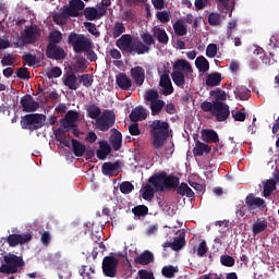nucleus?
Returning a JSON list of instances; mask_svg holds the SVG:
<instances>
[{"instance_id": "1", "label": "nucleus", "mask_w": 279, "mask_h": 279, "mask_svg": "<svg viewBox=\"0 0 279 279\" xmlns=\"http://www.w3.org/2000/svg\"><path fill=\"white\" fill-rule=\"evenodd\" d=\"M148 182L149 184L143 187L142 197L146 202H151L156 193H165L166 190L177 189L180 184V178L173 174L167 175V172L163 171L153 174Z\"/></svg>"}, {"instance_id": "2", "label": "nucleus", "mask_w": 279, "mask_h": 279, "mask_svg": "<svg viewBox=\"0 0 279 279\" xmlns=\"http://www.w3.org/2000/svg\"><path fill=\"white\" fill-rule=\"evenodd\" d=\"M149 135L151 137V145L155 149H162L167 138H169V122L162 120H154L149 124Z\"/></svg>"}, {"instance_id": "3", "label": "nucleus", "mask_w": 279, "mask_h": 279, "mask_svg": "<svg viewBox=\"0 0 279 279\" xmlns=\"http://www.w3.org/2000/svg\"><path fill=\"white\" fill-rule=\"evenodd\" d=\"M116 47L122 51V53H137V56H144L149 53L150 49L141 40H132V35L124 34L117 41Z\"/></svg>"}, {"instance_id": "4", "label": "nucleus", "mask_w": 279, "mask_h": 279, "mask_svg": "<svg viewBox=\"0 0 279 279\" xmlns=\"http://www.w3.org/2000/svg\"><path fill=\"white\" fill-rule=\"evenodd\" d=\"M68 44L73 48L74 53H84L93 49V41L84 34L75 32L70 33L68 36Z\"/></svg>"}, {"instance_id": "5", "label": "nucleus", "mask_w": 279, "mask_h": 279, "mask_svg": "<svg viewBox=\"0 0 279 279\" xmlns=\"http://www.w3.org/2000/svg\"><path fill=\"white\" fill-rule=\"evenodd\" d=\"M45 121H47V116L43 113H29L21 118L20 125L22 130L34 132L44 128Z\"/></svg>"}, {"instance_id": "6", "label": "nucleus", "mask_w": 279, "mask_h": 279, "mask_svg": "<svg viewBox=\"0 0 279 279\" xmlns=\"http://www.w3.org/2000/svg\"><path fill=\"white\" fill-rule=\"evenodd\" d=\"M5 264L0 266V274H17L19 267H25L23 257L9 253L3 256Z\"/></svg>"}, {"instance_id": "7", "label": "nucleus", "mask_w": 279, "mask_h": 279, "mask_svg": "<svg viewBox=\"0 0 279 279\" xmlns=\"http://www.w3.org/2000/svg\"><path fill=\"white\" fill-rule=\"evenodd\" d=\"M160 94L156 89H148L144 95L145 101L150 102L149 108L153 117H156L162 112V108H165V100L159 99Z\"/></svg>"}, {"instance_id": "8", "label": "nucleus", "mask_w": 279, "mask_h": 279, "mask_svg": "<svg viewBox=\"0 0 279 279\" xmlns=\"http://www.w3.org/2000/svg\"><path fill=\"white\" fill-rule=\"evenodd\" d=\"M114 121H117L114 112L111 110H105L101 117L97 118L96 125L100 132H108V130L114 125Z\"/></svg>"}, {"instance_id": "9", "label": "nucleus", "mask_w": 279, "mask_h": 279, "mask_svg": "<svg viewBox=\"0 0 279 279\" xmlns=\"http://www.w3.org/2000/svg\"><path fill=\"white\" fill-rule=\"evenodd\" d=\"M117 267H119V259L114 256L104 257L102 272L107 278H117Z\"/></svg>"}, {"instance_id": "10", "label": "nucleus", "mask_w": 279, "mask_h": 279, "mask_svg": "<svg viewBox=\"0 0 279 279\" xmlns=\"http://www.w3.org/2000/svg\"><path fill=\"white\" fill-rule=\"evenodd\" d=\"M216 118V121L223 123L230 117V107L219 100H215L214 111L211 113Z\"/></svg>"}, {"instance_id": "11", "label": "nucleus", "mask_w": 279, "mask_h": 279, "mask_svg": "<svg viewBox=\"0 0 279 279\" xmlns=\"http://www.w3.org/2000/svg\"><path fill=\"white\" fill-rule=\"evenodd\" d=\"M77 121H80V112L75 110H69L65 116L59 120V123L61 128L66 130V132H71V128H75Z\"/></svg>"}, {"instance_id": "12", "label": "nucleus", "mask_w": 279, "mask_h": 279, "mask_svg": "<svg viewBox=\"0 0 279 279\" xmlns=\"http://www.w3.org/2000/svg\"><path fill=\"white\" fill-rule=\"evenodd\" d=\"M62 82L69 88V90H77V88H80V82L75 71H73V68L66 70V72L63 74Z\"/></svg>"}, {"instance_id": "13", "label": "nucleus", "mask_w": 279, "mask_h": 279, "mask_svg": "<svg viewBox=\"0 0 279 279\" xmlns=\"http://www.w3.org/2000/svg\"><path fill=\"white\" fill-rule=\"evenodd\" d=\"M245 204L248 210H265L267 208V203L262 197H256L253 193L247 194L245 197Z\"/></svg>"}, {"instance_id": "14", "label": "nucleus", "mask_w": 279, "mask_h": 279, "mask_svg": "<svg viewBox=\"0 0 279 279\" xmlns=\"http://www.w3.org/2000/svg\"><path fill=\"white\" fill-rule=\"evenodd\" d=\"M29 241H32V233L10 234L7 238V243H9L10 247H16V245H25V243H29Z\"/></svg>"}, {"instance_id": "15", "label": "nucleus", "mask_w": 279, "mask_h": 279, "mask_svg": "<svg viewBox=\"0 0 279 279\" xmlns=\"http://www.w3.org/2000/svg\"><path fill=\"white\" fill-rule=\"evenodd\" d=\"M46 56L50 60H64L66 58V52L64 51V48L52 45L46 47Z\"/></svg>"}, {"instance_id": "16", "label": "nucleus", "mask_w": 279, "mask_h": 279, "mask_svg": "<svg viewBox=\"0 0 279 279\" xmlns=\"http://www.w3.org/2000/svg\"><path fill=\"white\" fill-rule=\"evenodd\" d=\"M20 104L23 108V112H36L40 108V104L34 100L32 95H25L21 98Z\"/></svg>"}, {"instance_id": "17", "label": "nucleus", "mask_w": 279, "mask_h": 279, "mask_svg": "<svg viewBox=\"0 0 279 279\" xmlns=\"http://www.w3.org/2000/svg\"><path fill=\"white\" fill-rule=\"evenodd\" d=\"M154 260H156V257L154 256V253H151V251L149 250L142 252L138 256L134 258L135 265H142L144 267L147 265H151Z\"/></svg>"}, {"instance_id": "18", "label": "nucleus", "mask_w": 279, "mask_h": 279, "mask_svg": "<svg viewBox=\"0 0 279 279\" xmlns=\"http://www.w3.org/2000/svg\"><path fill=\"white\" fill-rule=\"evenodd\" d=\"M121 160H117L116 162H105L101 167L102 175H117L121 169Z\"/></svg>"}, {"instance_id": "19", "label": "nucleus", "mask_w": 279, "mask_h": 279, "mask_svg": "<svg viewBox=\"0 0 279 279\" xmlns=\"http://www.w3.org/2000/svg\"><path fill=\"white\" fill-rule=\"evenodd\" d=\"M132 123H138V121H145L147 119V110L143 106L135 107L129 116Z\"/></svg>"}, {"instance_id": "20", "label": "nucleus", "mask_w": 279, "mask_h": 279, "mask_svg": "<svg viewBox=\"0 0 279 279\" xmlns=\"http://www.w3.org/2000/svg\"><path fill=\"white\" fill-rule=\"evenodd\" d=\"M159 86L163 88L162 95H165V97L173 95V84L171 83L169 74H162L160 76Z\"/></svg>"}, {"instance_id": "21", "label": "nucleus", "mask_w": 279, "mask_h": 279, "mask_svg": "<svg viewBox=\"0 0 279 279\" xmlns=\"http://www.w3.org/2000/svg\"><path fill=\"white\" fill-rule=\"evenodd\" d=\"M85 4L82 0H71L70 7H65L66 14H70V16H80V11L84 10Z\"/></svg>"}, {"instance_id": "22", "label": "nucleus", "mask_w": 279, "mask_h": 279, "mask_svg": "<svg viewBox=\"0 0 279 279\" xmlns=\"http://www.w3.org/2000/svg\"><path fill=\"white\" fill-rule=\"evenodd\" d=\"M116 83L121 90H130L132 88V78L128 74L120 72L116 76Z\"/></svg>"}, {"instance_id": "23", "label": "nucleus", "mask_w": 279, "mask_h": 279, "mask_svg": "<svg viewBox=\"0 0 279 279\" xmlns=\"http://www.w3.org/2000/svg\"><path fill=\"white\" fill-rule=\"evenodd\" d=\"M131 76L134 78L136 86H143V84L145 83V69L140 65L132 68Z\"/></svg>"}, {"instance_id": "24", "label": "nucleus", "mask_w": 279, "mask_h": 279, "mask_svg": "<svg viewBox=\"0 0 279 279\" xmlns=\"http://www.w3.org/2000/svg\"><path fill=\"white\" fill-rule=\"evenodd\" d=\"M37 34H38V28L31 26V27H26L24 29V36H23V40L25 43V45H34V43H36L37 40Z\"/></svg>"}, {"instance_id": "25", "label": "nucleus", "mask_w": 279, "mask_h": 279, "mask_svg": "<svg viewBox=\"0 0 279 279\" xmlns=\"http://www.w3.org/2000/svg\"><path fill=\"white\" fill-rule=\"evenodd\" d=\"M98 145L99 149L96 151L97 158H99V160H106V158L110 156L112 147H110V144H108L107 141H100Z\"/></svg>"}, {"instance_id": "26", "label": "nucleus", "mask_w": 279, "mask_h": 279, "mask_svg": "<svg viewBox=\"0 0 279 279\" xmlns=\"http://www.w3.org/2000/svg\"><path fill=\"white\" fill-rule=\"evenodd\" d=\"M173 71H179L181 73H193V68L191 66V63L184 59L177 60L172 65Z\"/></svg>"}, {"instance_id": "27", "label": "nucleus", "mask_w": 279, "mask_h": 279, "mask_svg": "<svg viewBox=\"0 0 279 279\" xmlns=\"http://www.w3.org/2000/svg\"><path fill=\"white\" fill-rule=\"evenodd\" d=\"M234 95L235 99H240V101H247V99L252 97V92L247 87L239 85L235 87Z\"/></svg>"}, {"instance_id": "28", "label": "nucleus", "mask_w": 279, "mask_h": 279, "mask_svg": "<svg viewBox=\"0 0 279 279\" xmlns=\"http://www.w3.org/2000/svg\"><path fill=\"white\" fill-rule=\"evenodd\" d=\"M72 144V151L76 158H82L84 154H86V145H84L82 142L78 140L73 138L71 141Z\"/></svg>"}, {"instance_id": "29", "label": "nucleus", "mask_w": 279, "mask_h": 279, "mask_svg": "<svg viewBox=\"0 0 279 279\" xmlns=\"http://www.w3.org/2000/svg\"><path fill=\"white\" fill-rule=\"evenodd\" d=\"M186 245V233L181 232L173 239L172 250L173 252H180Z\"/></svg>"}, {"instance_id": "30", "label": "nucleus", "mask_w": 279, "mask_h": 279, "mask_svg": "<svg viewBox=\"0 0 279 279\" xmlns=\"http://www.w3.org/2000/svg\"><path fill=\"white\" fill-rule=\"evenodd\" d=\"M211 150L213 148L208 144L196 141L193 154L194 156H203L204 154H209Z\"/></svg>"}, {"instance_id": "31", "label": "nucleus", "mask_w": 279, "mask_h": 279, "mask_svg": "<svg viewBox=\"0 0 279 279\" xmlns=\"http://www.w3.org/2000/svg\"><path fill=\"white\" fill-rule=\"evenodd\" d=\"M222 80L223 78L221 77V73L214 72V73L207 75L205 84H206V86L215 87V86H219V84H221Z\"/></svg>"}, {"instance_id": "32", "label": "nucleus", "mask_w": 279, "mask_h": 279, "mask_svg": "<svg viewBox=\"0 0 279 279\" xmlns=\"http://www.w3.org/2000/svg\"><path fill=\"white\" fill-rule=\"evenodd\" d=\"M202 138L204 143H219V134H217L214 130H203Z\"/></svg>"}, {"instance_id": "33", "label": "nucleus", "mask_w": 279, "mask_h": 279, "mask_svg": "<svg viewBox=\"0 0 279 279\" xmlns=\"http://www.w3.org/2000/svg\"><path fill=\"white\" fill-rule=\"evenodd\" d=\"M172 189H177L178 195H181L182 197H184V195H186L190 198L195 197V192H193V189H191L189 184L184 182L181 184H178L177 187H172Z\"/></svg>"}, {"instance_id": "34", "label": "nucleus", "mask_w": 279, "mask_h": 279, "mask_svg": "<svg viewBox=\"0 0 279 279\" xmlns=\"http://www.w3.org/2000/svg\"><path fill=\"white\" fill-rule=\"evenodd\" d=\"M195 66L198 69L199 73H206L210 69V63L206 57L199 56L195 60Z\"/></svg>"}, {"instance_id": "35", "label": "nucleus", "mask_w": 279, "mask_h": 279, "mask_svg": "<svg viewBox=\"0 0 279 279\" xmlns=\"http://www.w3.org/2000/svg\"><path fill=\"white\" fill-rule=\"evenodd\" d=\"M110 143L113 147V150L119 151V149H121L123 145V135L121 134V132L116 131L113 135H111Z\"/></svg>"}, {"instance_id": "36", "label": "nucleus", "mask_w": 279, "mask_h": 279, "mask_svg": "<svg viewBox=\"0 0 279 279\" xmlns=\"http://www.w3.org/2000/svg\"><path fill=\"white\" fill-rule=\"evenodd\" d=\"M62 32L53 29L48 35V46L60 45L62 43Z\"/></svg>"}, {"instance_id": "37", "label": "nucleus", "mask_w": 279, "mask_h": 279, "mask_svg": "<svg viewBox=\"0 0 279 279\" xmlns=\"http://www.w3.org/2000/svg\"><path fill=\"white\" fill-rule=\"evenodd\" d=\"M172 82L178 86L179 88H183L184 84H186V78L184 76V72L180 71H173L171 73Z\"/></svg>"}, {"instance_id": "38", "label": "nucleus", "mask_w": 279, "mask_h": 279, "mask_svg": "<svg viewBox=\"0 0 279 279\" xmlns=\"http://www.w3.org/2000/svg\"><path fill=\"white\" fill-rule=\"evenodd\" d=\"M69 16H71V14L66 13V8H64L61 13L53 14L52 19L56 25H66V21H69Z\"/></svg>"}, {"instance_id": "39", "label": "nucleus", "mask_w": 279, "mask_h": 279, "mask_svg": "<svg viewBox=\"0 0 279 279\" xmlns=\"http://www.w3.org/2000/svg\"><path fill=\"white\" fill-rule=\"evenodd\" d=\"M85 110H86L87 117H89V119H96L97 120L98 117L101 116V109L95 104L87 105Z\"/></svg>"}, {"instance_id": "40", "label": "nucleus", "mask_w": 279, "mask_h": 279, "mask_svg": "<svg viewBox=\"0 0 279 279\" xmlns=\"http://www.w3.org/2000/svg\"><path fill=\"white\" fill-rule=\"evenodd\" d=\"M195 252L199 258H203V256L208 254V244L206 243V240H199L197 248H195V246L193 247V254H195Z\"/></svg>"}, {"instance_id": "41", "label": "nucleus", "mask_w": 279, "mask_h": 279, "mask_svg": "<svg viewBox=\"0 0 279 279\" xmlns=\"http://www.w3.org/2000/svg\"><path fill=\"white\" fill-rule=\"evenodd\" d=\"M122 34H125V24L123 22H116L111 29L112 38H119Z\"/></svg>"}, {"instance_id": "42", "label": "nucleus", "mask_w": 279, "mask_h": 279, "mask_svg": "<svg viewBox=\"0 0 279 279\" xmlns=\"http://www.w3.org/2000/svg\"><path fill=\"white\" fill-rule=\"evenodd\" d=\"M83 13H84V16H85L86 21H97V20H99L97 9H95L93 7L85 8Z\"/></svg>"}, {"instance_id": "43", "label": "nucleus", "mask_w": 279, "mask_h": 279, "mask_svg": "<svg viewBox=\"0 0 279 279\" xmlns=\"http://www.w3.org/2000/svg\"><path fill=\"white\" fill-rule=\"evenodd\" d=\"M161 274L163 278H175V274H178V268L172 265L163 266L161 269Z\"/></svg>"}, {"instance_id": "44", "label": "nucleus", "mask_w": 279, "mask_h": 279, "mask_svg": "<svg viewBox=\"0 0 279 279\" xmlns=\"http://www.w3.org/2000/svg\"><path fill=\"white\" fill-rule=\"evenodd\" d=\"M274 191H276V182L274 180H268L264 184V191H263L264 197H269L271 193H274Z\"/></svg>"}, {"instance_id": "45", "label": "nucleus", "mask_w": 279, "mask_h": 279, "mask_svg": "<svg viewBox=\"0 0 279 279\" xmlns=\"http://www.w3.org/2000/svg\"><path fill=\"white\" fill-rule=\"evenodd\" d=\"M132 213L135 217H145V215H149V208L145 205H137L132 208Z\"/></svg>"}, {"instance_id": "46", "label": "nucleus", "mask_w": 279, "mask_h": 279, "mask_svg": "<svg viewBox=\"0 0 279 279\" xmlns=\"http://www.w3.org/2000/svg\"><path fill=\"white\" fill-rule=\"evenodd\" d=\"M173 29L177 36H186V26H184V24L181 21H177L173 24Z\"/></svg>"}, {"instance_id": "47", "label": "nucleus", "mask_w": 279, "mask_h": 279, "mask_svg": "<svg viewBox=\"0 0 279 279\" xmlns=\"http://www.w3.org/2000/svg\"><path fill=\"white\" fill-rule=\"evenodd\" d=\"M78 274L80 276H82V278H90V274H95V266H86L83 265L80 269H78Z\"/></svg>"}, {"instance_id": "48", "label": "nucleus", "mask_w": 279, "mask_h": 279, "mask_svg": "<svg viewBox=\"0 0 279 279\" xmlns=\"http://www.w3.org/2000/svg\"><path fill=\"white\" fill-rule=\"evenodd\" d=\"M265 230H267V221L265 220H262L253 225L254 236H256V234H260V232H265Z\"/></svg>"}, {"instance_id": "49", "label": "nucleus", "mask_w": 279, "mask_h": 279, "mask_svg": "<svg viewBox=\"0 0 279 279\" xmlns=\"http://www.w3.org/2000/svg\"><path fill=\"white\" fill-rule=\"evenodd\" d=\"M156 19L160 21V23L167 24L171 21V12L169 11H158L156 13Z\"/></svg>"}, {"instance_id": "50", "label": "nucleus", "mask_w": 279, "mask_h": 279, "mask_svg": "<svg viewBox=\"0 0 279 279\" xmlns=\"http://www.w3.org/2000/svg\"><path fill=\"white\" fill-rule=\"evenodd\" d=\"M142 43L148 47V49L151 47V45H156V39L150 35L149 33H143L141 34Z\"/></svg>"}, {"instance_id": "51", "label": "nucleus", "mask_w": 279, "mask_h": 279, "mask_svg": "<svg viewBox=\"0 0 279 279\" xmlns=\"http://www.w3.org/2000/svg\"><path fill=\"white\" fill-rule=\"evenodd\" d=\"M84 27L89 34H92V36H95L96 38H99V36H101V33L97 31V25H95L94 23L85 22Z\"/></svg>"}, {"instance_id": "52", "label": "nucleus", "mask_w": 279, "mask_h": 279, "mask_svg": "<svg viewBox=\"0 0 279 279\" xmlns=\"http://www.w3.org/2000/svg\"><path fill=\"white\" fill-rule=\"evenodd\" d=\"M208 23L213 27H217V25H221V15L219 13H210L208 15Z\"/></svg>"}, {"instance_id": "53", "label": "nucleus", "mask_w": 279, "mask_h": 279, "mask_svg": "<svg viewBox=\"0 0 279 279\" xmlns=\"http://www.w3.org/2000/svg\"><path fill=\"white\" fill-rule=\"evenodd\" d=\"M134 191V184L130 181H124L120 184V192L123 193V195H130Z\"/></svg>"}, {"instance_id": "54", "label": "nucleus", "mask_w": 279, "mask_h": 279, "mask_svg": "<svg viewBox=\"0 0 279 279\" xmlns=\"http://www.w3.org/2000/svg\"><path fill=\"white\" fill-rule=\"evenodd\" d=\"M80 80V84H83V86H85V88H90V86H93V76H90V74H83L81 76H78Z\"/></svg>"}, {"instance_id": "55", "label": "nucleus", "mask_w": 279, "mask_h": 279, "mask_svg": "<svg viewBox=\"0 0 279 279\" xmlns=\"http://www.w3.org/2000/svg\"><path fill=\"white\" fill-rule=\"evenodd\" d=\"M157 40L158 43H161V45H167L169 43V35H167V32L165 29H157Z\"/></svg>"}, {"instance_id": "56", "label": "nucleus", "mask_w": 279, "mask_h": 279, "mask_svg": "<svg viewBox=\"0 0 279 279\" xmlns=\"http://www.w3.org/2000/svg\"><path fill=\"white\" fill-rule=\"evenodd\" d=\"M22 62L27 64V66H34V64H36V56L32 54V52H27L22 57Z\"/></svg>"}, {"instance_id": "57", "label": "nucleus", "mask_w": 279, "mask_h": 279, "mask_svg": "<svg viewBox=\"0 0 279 279\" xmlns=\"http://www.w3.org/2000/svg\"><path fill=\"white\" fill-rule=\"evenodd\" d=\"M220 263L223 265V267H234V257L230 255H221L220 256Z\"/></svg>"}, {"instance_id": "58", "label": "nucleus", "mask_w": 279, "mask_h": 279, "mask_svg": "<svg viewBox=\"0 0 279 279\" xmlns=\"http://www.w3.org/2000/svg\"><path fill=\"white\" fill-rule=\"evenodd\" d=\"M48 80H53L62 75V69L54 66L46 73Z\"/></svg>"}, {"instance_id": "59", "label": "nucleus", "mask_w": 279, "mask_h": 279, "mask_svg": "<svg viewBox=\"0 0 279 279\" xmlns=\"http://www.w3.org/2000/svg\"><path fill=\"white\" fill-rule=\"evenodd\" d=\"M201 109L203 110V112H210V114H213V112L215 111V100L213 102L203 101L201 104Z\"/></svg>"}, {"instance_id": "60", "label": "nucleus", "mask_w": 279, "mask_h": 279, "mask_svg": "<svg viewBox=\"0 0 279 279\" xmlns=\"http://www.w3.org/2000/svg\"><path fill=\"white\" fill-rule=\"evenodd\" d=\"M41 234L40 241L44 247H49V243H51V233L49 231L39 232Z\"/></svg>"}, {"instance_id": "61", "label": "nucleus", "mask_w": 279, "mask_h": 279, "mask_svg": "<svg viewBox=\"0 0 279 279\" xmlns=\"http://www.w3.org/2000/svg\"><path fill=\"white\" fill-rule=\"evenodd\" d=\"M211 97L215 96L216 101H226V92L221 89L210 92Z\"/></svg>"}, {"instance_id": "62", "label": "nucleus", "mask_w": 279, "mask_h": 279, "mask_svg": "<svg viewBox=\"0 0 279 279\" xmlns=\"http://www.w3.org/2000/svg\"><path fill=\"white\" fill-rule=\"evenodd\" d=\"M137 276L140 279H156V277H154V274L147 269L138 270Z\"/></svg>"}, {"instance_id": "63", "label": "nucleus", "mask_w": 279, "mask_h": 279, "mask_svg": "<svg viewBox=\"0 0 279 279\" xmlns=\"http://www.w3.org/2000/svg\"><path fill=\"white\" fill-rule=\"evenodd\" d=\"M206 56H207V58H216L217 57V45L216 44H209L207 46Z\"/></svg>"}, {"instance_id": "64", "label": "nucleus", "mask_w": 279, "mask_h": 279, "mask_svg": "<svg viewBox=\"0 0 279 279\" xmlns=\"http://www.w3.org/2000/svg\"><path fill=\"white\" fill-rule=\"evenodd\" d=\"M232 117L234 119V121H240L243 122L247 119V117H250V114L243 112V111H238V112H232Z\"/></svg>"}]
</instances>
